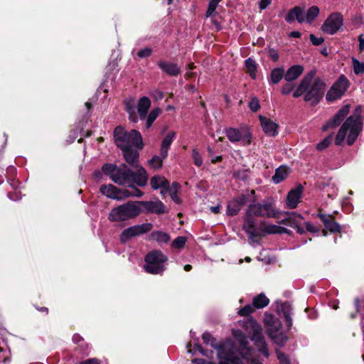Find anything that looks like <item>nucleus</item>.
Returning <instances> with one entry per match:
<instances>
[{"label": "nucleus", "instance_id": "5701e85b", "mask_svg": "<svg viewBox=\"0 0 364 364\" xmlns=\"http://www.w3.org/2000/svg\"><path fill=\"white\" fill-rule=\"evenodd\" d=\"M125 161L133 167L136 168V170L141 167L138 165V157L139 153L134 148H128L122 150Z\"/></svg>", "mask_w": 364, "mask_h": 364}, {"label": "nucleus", "instance_id": "9d476101", "mask_svg": "<svg viewBox=\"0 0 364 364\" xmlns=\"http://www.w3.org/2000/svg\"><path fill=\"white\" fill-rule=\"evenodd\" d=\"M349 80L346 76L341 75L338 80L328 91L326 98L328 102H333L340 99L349 87Z\"/></svg>", "mask_w": 364, "mask_h": 364}, {"label": "nucleus", "instance_id": "f257e3e1", "mask_svg": "<svg viewBox=\"0 0 364 364\" xmlns=\"http://www.w3.org/2000/svg\"><path fill=\"white\" fill-rule=\"evenodd\" d=\"M247 341H241L240 349L235 348L231 343H226L217 350L220 360L219 364H262L254 355L255 351L247 348ZM197 364H214L212 362H205L203 360H194Z\"/></svg>", "mask_w": 364, "mask_h": 364}, {"label": "nucleus", "instance_id": "7c9ffc66", "mask_svg": "<svg viewBox=\"0 0 364 364\" xmlns=\"http://www.w3.org/2000/svg\"><path fill=\"white\" fill-rule=\"evenodd\" d=\"M319 218L323 223L325 228L331 232H338L340 230V225L332 220L330 216L321 214L319 215Z\"/></svg>", "mask_w": 364, "mask_h": 364}, {"label": "nucleus", "instance_id": "4be33fe9", "mask_svg": "<svg viewBox=\"0 0 364 364\" xmlns=\"http://www.w3.org/2000/svg\"><path fill=\"white\" fill-rule=\"evenodd\" d=\"M295 19L299 23H303L306 21L305 13L304 10L299 6H296L291 9L285 18V20L290 23H292Z\"/></svg>", "mask_w": 364, "mask_h": 364}, {"label": "nucleus", "instance_id": "dca6fc26", "mask_svg": "<svg viewBox=\"0 0 364 364\" xmlns=\"http://www.w3.org/2000/svg\"><path fill=\"white\" fill-rule=\"evenodd\" d=\"M350 111V106L348 105L342 107L336 114L326 124L322 127L323 131H326L330 128L335 127L339 125L344 118L348 115Z\"/></svg>", "mask_w": 364, "mask_h": 364}, {"label": "nucleus", "instance_id": "1a4fd4ad", "mask_svg": "<svg viewBox=\"0 0 364 364\" xmlns=\"http://www.w3.org/2000/svg\"><path fill=\"white\" fill-rule=\"evenodd\" d=\"M225 132L228 139L232 143L240 142L242 146H248L252 143V136L247 126L229 127Z\"/></svg>", "mask_w": 364, "mask_h": 364}, {"label": "nucleus", "instance_id": "39448f33", "mask_svg": "<svg viewBox=\"0 0 364 364\" xmlns=\"http://www.w3.org/2000/svg\"><path fill=\"white\" fill-rule=\"evenodd\" d=\"M361 113L362 107L358 106L353 114L347 118L336 135V145L341 144L346 138L348 145H352L355 142L363 129Z\"/></svg>", "mask_w": 364, "mask_h": 364}, {"label": "nucleus", "instance_id": "423d86ee", "mask_svg": "<svg viewBox=\"0 0 364 364\" xmlns=\"http://www.w3.org/2000/svg\"><path fill=\"white\" fill-rule=\"evenodd\" d=\"M113 135L116 145L122 150L129 147L141 149L144 146L141 134L136 129L128 132L123 127H117Z\"/></svg>", "mask_w": 364, "mask_h": 364}, {"label": "nucleus", "instance_id": "864d4df0", "mask_svg": "<svg viewBox=\"0 0 364 364\" xmlns=\"http://www.w3.org/2000/svg\"><path fill=\"white\" fill-rule=\"evenodd\" d=\"M152 53V49L150 48H144L143 49L139 50L137 52V55L141 58H147L150 56Z\"/></svg>", "mask_w": 364, "mask_h": 364}, {"label": "nucleus", "instance_id": "052dcab7", "mask_svg": "<svg viewBox=\"0 0 364 364\" xmlns=\"http://www.w3.org/2000/svg\"><path fill=\"white\" fill-rule=\"evenodd\" d=\"M271 3V0H261L259 2L260 9H265Z\"/></svg>", "mask_w": 364, "mask_h": 364}, {"label": "nucleus", "instance_id": "4468645a", "mask_svg": "<svg viewBox=\"0 0 364 364\" xmlns=\"http://www.w3.org/2000/svg\"><path fill=\"white\" fill-rule=\"evenodd\" d=\"M136 204L139 209H141V213L143 212L156 214L165 213V205L158 199L150 201L136 200Z\"/></svg>", "mask_w": 364, "mask_h": 364}, {"label": "nucleus", "instance_id": "c03bdc74", "mask_svg": "<svg viewBox=\"0 0 364 364\" xmlns=\"http://www.w3.org/2000/svg\"><path fill=\"white\" fill-rule=\"evenodd\" d=\"M165 158L162 157V156L160 154V156H154L150 161L149 164L150 165L154 168H161L162 166V161L163 159Z\"/></svg>", "mask_w": 364, "mask_h": 364}, {"label": "nucleus", "instance_id": "8fccbe9b", "mask_svg": "<svg viewBox=\"0 0 364 364\" xmlns=\"http://www.w3.org/2000/svg\"><path fill=\"white\" fill-rule=\"evenodd\" d=\"M249 107L252 112H257L260 108L259 100L256 97H252L249 102Z\"/></svg>", "mask_w": 364, "mask_h": 364}, {"label": "nucleus", "instance_id": "393cba45", "mask_svg": "<svg viewBox=\"0 0 364 364\" xmlns=\"http://www.w3.org/2000/svg\"><path fill=\"white\" fill-rule=\"evenodd\" d=\"M304 70V68L302 65H294L285 73L284 80L287 82H292L296 80L303 73Z\"/></svg>", "mask_w": 364, "mask_h": 364}, {"label": "nucleus", "instance_id": "774afa93", "mask_svg": "<svg viewBox=\"0 0 364 364\" xmlns=\"http://www.w3.org/2000/svg\"><path fill=\"white\" fill-rule=\"evenodd\" d=\"M288 223H289V217L284 220L279 221V224H282V225H287V226H288Z\"/></svg>", "mask_w": 364, "mask_h": 364}, {"label": "nucleus", "instance_id": "c85d7f7f", "mask_svg": "<svg viewBox=\"0 0 364 364\" xmlns=\"http://www.w3.org/2000/svg\"><path fill=\"white\" fill-rule=\"evenodd\" d=\"M125 110L129 114V119L133 123L138 122V117L136 113V104L133 99L125 101Z\"/></svg>", "mask_w": 364, "mask_h": 364}, {"label": "nucleus", "instance_id": "bf43d9fd", "mask_svg": "<svg viewBox=\"0 0 364 364\" xmlns=\"http://www.w3.org/2000/svg\"><path fill=\"white\" fill-rule=\"evenodd\" d=\"M305 225L306 230L311 232H318V229L313 225L311 223L309 222L304 223Z\"/></svg>", "mask_w": 364, "mask_h": 364}, {"label": "nucleus", "instance_id": "69168bd1", "mask_svg": "<svg viewBox=\"0 0 364 364\" xmlns=\"http://www.w3.org/2000/svg\"><path fill=\"white\" fill-rule=\"evenodd\" d=\"M289 36L292 38H299L301 36V33L299 31H292Z\"/></svg>", "mask_w": 364, "mask_h": 364}, {"label": "nucleus", "instance_id": "f03ea898", "mask_svg": "<svg viewBox=\"0 0 364 364\" xmlns=\"http://www.w3.org/2000/svg\"><path fill=\"white\" fill-rule=\"evenodd\" d=\"M102 170L114 183L120 186L133 187V184H136L142 187L147 183L148 176L143 167H139L134 172L125 164L117 166L115 164H105Z\"/></svg>", "mask_w": 364, "mask_h": 364}, {"label": "nucleus", "instance_id": "20e7f679", "mask_svg": "<svg viewBox=\"0 0 364 364\" xmlns=\"http://www.w3.org/2000/svg\"><path fill=\"white\" fill-rule=\"evenodd\" d=\"M325 90L323 82L315 77V72L311 71L306 75L293 93L294 97L304 95V100L311 105H316L323 97Z\"/></svg>", "mask_w": 364, "mask_h": 364}, {"label": "nucleus", "instance_id": "e2e57ef3", "mask_svg": "<svg viewBox=\"0 0 364 364\" xmlns=\"http://www.w3.org/2000/svg\"><path fill=\"white\" fill-rule=\"evenodd\" d=\"M153 96L156 97V99H162L164 97V94L161 91L155 90L153 92Z\"/></svg>", "mask_w": 364, "mask_h": 364}, {"label": "nucleus", "instance_id": "de8ad7c7", "mask_svg": "<svg viewBox=\"0 0 364 364\" xmlns=\"http://www.w3.org/2000/svg\"><path fill=\"white\" fill-rule=\"evenodd\" d=\"M192 157L196 166H200L203 164L202 156L196 149L192 151Z\"/></svg>", "mask_w": 364, "mask_h": 364}, {"label": "nucleus", "instance_id": "49530a36", "mask_svg": "<svg viewBox=\"0 0 364 364\" xmlns=\"http://www.w3.org/2000/svg\"><path fill=\"white\" fill-rule=\"evenodd\" d=\"M255 311L254 306L250 304L246 305L243 308L240 309L238 311V314L242 316H248Z\"/></svg>", "mask_w": 364, "mask_h": 364}, {"label": "nucleus", "instance_id": "e433bc0d", "mask_svg": "<svg viewBox=\"0 0 364 364\" xmlns=\"http://www.w3.org/2000/svg\"><path fill=\"white\" fill-rule=\"evenodd\" d=\"M269 337L276 344L279 346H283L287 341V337L282 331L275 333H274V331H272Z\"/></svg>", "mask_w": 364, "mask_h": 364}, {"label": "nucleus", "instance_id": "c9c22d12", "mask_svg": "<svg viewBox=\"0 0 364 364\" xmlns=\"http://www.w3.org/2000/svg\"><path fill=\"white\" fill-rule=\"evenodd\" d=\"M161 113V109L159 107L154 108L148 114L146 122V127L149 129L151 127L153 122Z\"/></svg>", "mask_w": 364, "mask_h": 364}, {"label": "nucleus", "instance_id": "9b49d317", "mask_svg": "<svg viewBox=\"0 0 364 364\" xmlns=\"http://www.w3.org/2000/svg\"><path fill=\"white\" fill-rule=\"evenodd\" d=\"M152 224L143 223L135 225L124 229L120 235V240L127 242L130 239L149 232L152 229Z\"/></svg>", "mask_w": 364, "mask_h": 364}, {"label": "nucleus", "instance_id": "680f3d73", "mask_svg": "<svg viewBox=\"0 0 364 364\" xmlns=\"http://www.w3.org/2000/svg\"><path fill=\"white\" fill-rule=\"evenodd\" d=\"M358 41H359V48L362 51L364 50V38L362 34L358 36Z\"/></svg>", "mask_w": 364, "mask_h": 364}, {"label": "nucleus", "instance_id": "a19ab883", "mask_svg": "<svg viewBox=\"0 0 364 364\" xmlns=\"http://www.w3.org/2000/svg\"><path fill=\"white\" fill-rule=\"evenodd\" d=\"M179 188H180V185L178 183L175 182V183H172V186L170 187L169 192H168L172 200L178 204L181 203V200L177 195V192Z\"/></svg>", "mask_w": 364, "mask_h": 364}, {"label": "nucleus", "instance_id": "f8f14e48", "mask_svg": "<svg viewBox=\"0 0 364 364\" xmlns=\"http://www.w3.org/2000/svg\"><path fill=\"white\" fill-rule=\"evenodd\" d=\"M343 25V18L341 14L335 12L331 14L324 21L321 29L324 33L330 35L335 34Z\"/></svg>", "mask_w": 364, "mask_h": 364}, {"label": "nucleus", "instance_id": "aec40b11", "mask_svg": "<svg viewBox=\"0 0 364 364\" xmlns=\"http://www.w3.org/2000/svg\"><path fill=\"white\" fill-rule=\"evenodd\" d=\"M259 232L264 235L271 234H289V230L284 227L271 223H264L260 228Z\"/></svg>", "mask_w": 364, "mask_h": 364}, {"label": "nucleus", "instance_id": "09e8293b", "mask_svg": "<svg viewBox=\"0 0 364 364\" xmlns=\"http://www.w3.org/2000/svg\"><path fill=\"white\" fill-rule=\"evenodd\" d=\"M234 177L240 180H245L248 177V171L247 169H240L234 173Z\"/></svg>", "mask_w": 364, "mask_h": 364}, {"label": "nucleus", "instance_id": "72a5a7b5", "mask_svg": "<svg viewBox=\"0 0 364 364\" xmlns=\"http://www.w3.org/2000/svg\"><path fill=\"white\" fill-rule=\"evenodd\" d=\"M151 238L159 243H167L170 240L169 235L161 231H154L151 234Z\"/></svg>", "mask_w": 364, "mask_h": 364}, {"label": "nucleus", "instance_id": "6e6d98bb", "mask_svg": "<svg viewBox=\"0 0 364 364\" xmlns=\"http://www.w3.org/2000/svg\"><path fill=\"white\" fill-rule=\"evenodd\" d=\"M330 144V139L328 138L324 139L322 141L318 143L316 146L318 150H323L328 146Z\"/></svg>", "mask_w": 364, "mask_h": 364}, {"label": "nucleus", "instance_id": "473e14b6", "mask_svg": "<svg viewBox=\"0 0 364 364\" xmlns=\"http://www.w3.org/2000/svg\"><path fill=\"white\" fill-rule=\"evenodd\" d=\"M269 302V299L264 294H260L253 299V306L257 309H262L267 306Z\"/></svg>", "mask_w": 364, "mask_h": 364}, {"label": "nucleus", "instance_id": "4c0bfd02", "mask_svg": "<svg viewBox=\"0 0 364 364\" xmlns=\"http://www.w3.org/2000/svg\"><path fill=\"white\" fill-rule=\"evenodd\" d=\"M245 66L251 77L252 79H255L257 68V65L255 60L251 58H247L245 60Z\"/></svg>", "mask_w": 364, "mask_h": 364}, {"label": "nucleus", "instance_id": "6e6552de", "mask_svg": "<svg viewBox=\"0 0 364 364\" xmlns=\"http://www.w3.org/2000/svg\"><path fill=\"white\" fill-rule=\"evenodd\" d=\"M167 259V257L161 251H152L145 257L146 264L144 265V269L150 274H161L166 269L165 264Z\"/></svg>", "mask_w": 364, "mask_h": 364}, {"label": "nucleus", "instance_id": "6ab92c4d", "mask_svg": "<svg viewBox=\"0 0 364 364\" xmlns=\"http://www.w3.org/2000/svg\"><path fill=\"white\" fill-rule=\"evenodd\" d=\"M289 215V223L288 226H290L295 229L298 233L302 234L304 232L305 229L302 226L304 218L301 215L298 214L295 212L286 213Z\"/></svg>", "mask_w": 364, "mask_h": 364}, {"label": "nucleus", "instance_id": "a211bd4d", "mask_svg": "<svg viewBox=\"0 0 364 364\" xmlns=\"http://www.w3.org/2000/svg\"><path fill=\"white\" fill-rule=\"evenodd\" d=\"M157 65L164 73L169 76H177L181 73V69L176 63L166 60H159Z\"/></svg>", "mask_w": 364, "mask_h": 364}, {"label": "nucleus", "instance_id": "2eb2a0df", "mask_svg": "<svg viewBox=\"0 0 364 364\" xmlns=\"http://www.w3.org/2000/svg\"><path fill=\"white\" fill-rule=\"evenodd\" d=\"M100 191L110 199L122 200L124 198V190L119 189L112 184L102 185Z\"/></svg>", "mask_w": 364, "mask_h": 364}, {"label": "nucleus", "instance_id": "c756f323", "mask_svg": "<svg viewBox=\"0 0 364 364\" xmlns=\"http://www.w3.org/2000/svg\"><path fill=\"white\" fill-rule=\"evenodd\" d=\"M150 185L153 189L156 190L160 188H168L169 183L164 176L157 175L151 178Z\"/></svg>", "mask_w": 364, "mask_h": 364}, {"label": "nucleus", "instance_id": "0eeeda50", "mask_svg": "<svg viewBox=\"0 0 364 364\" xmlns=\"http://www.w3.org/2000/svg\"><path fill=\"white\" fill-rule=\"evenodd\" d=\"M141 214V209L136 201H128L112 208L108 215L111 222H124L136 218Z\"/></svg>", "mask_w": 364, "mask_h": 364}, {"label": "nucleus", "instance_id": "58836bf2", "mask_svg": "<svg viewBox=\"0 0 364 364\" xmlns=\"http://www.w3.org/2000/svg\"><path fill=\"white\" fill-rule=\"evenodd\" d=\"M222 0H210L209 1V4H208V10L206 11V17L207 18H213L216 16L217 14V11H216V9L218 6V4Z\"/></svg>", "mask_w": 364, "mask_h": 364}, {"label": "nucleus", "instance_id": "f704fd0d", "mask_svg": "<svg viewBox=\"0 0 364 364\" xmlns=\"http://www.w3.org/2000/svg\"><path fill=\"white\" fill-rule=\"evenodd\" d=\"M284 69L282 68H277L272 70L271 73V81L274 84L279 82L284 77Z\"/></svg>", "mask_w": 364, "mask_h": 364}, {"label": "nucleus", "instance_id": "3c124183", "mask_svg": "<svg viewBox=\"0 0 364 364\" xmlns=\"http://www.w3.org/2000/svg\"><path fill=\"white\" fill-rule=\"evenodd\" d=\"M203 340L206 344L214 346L215 344V339L208 332L203 334Z\"/></svg>", "mask_w": 364, "mask_h": 364}, {"label": "nucleus", "instance_id": "cd10ccee", "mask_svg": "<svg viewBox=\"0 0 364 364\" xmlns=\"http://www.w3.org/2000/svg\"><path fill=\"white\" fill-rule=\"evenodd\" d=\"M175 136V132H171L163 139L160 150V154L162 156V157L166 158L167 156L168 151L169 149L171 144L173 142Z\"/></svg>", "mask_w": 364, "mask_h": 364}, {"label": "nucleus", "instance_id": "338daca9", "mask_svg": "<svg viewBox=\"0 0 364 364\" xmlns=\"http://www.w3.org/2000/svg\"><path fill=\"white\" fill-rule=\"evenodd\" d=\"M161 188V194L162 196H164L165 194H166L167 193L169 192V189H170V186H168V188Z\"/></svg>", "mask_w": 364, "mask_h": 364}, {"label": "nucleus", "instance_id": "0e129e2a", "mask_svg": "<svg viewBox=\"0 0 364 364\" xmlns=\"http://www.w3.org/2000/svg\"><path fill=\"white\" fill-rule=\"evenodd\" d=\"M210 210L212 213H213L215 214H218L220 212V206L219 205L213 206L210 208Z\"/></svg>", "mask_w": 364, "mask_h": 364}, {"label": "nucleus", "instance_id": "603ef678", "mask_svg": "<svg viewBox=\"0 0 364 364\" xmlns=\"http://www.w3.org/2000/svg\"><path fill=\"white\" fill-rule=\"evenodd\" d=\"M294 88V85L291 82H287V84H285L281 90V92L283 95H288L289 94Z\"/></svg>", "mask_w": 364, "mask_h": 364}, {"label": "nucleus", "instance_id": "13d9d810", "mask_svg": "<svg viewBox=\"0 0 364 364\" xmlns=\"http://www.w3.org/2000/svg\"><path fill=\"white\" fill-rule=\"evenodd\" d=\"M269 56L274 60L277 61L279 59V53L274 49H269Z\"/></svg>", "mask_w": 364, "mask_h": 364}, {"label": "nucleus", "instance_id": "5fc2aeb1", "mask_svg": "<svg viewBox=\"0 0 364 364\" xmlns=\"http://www.w3.org/2000/svg\"><path fill=\"white\" fill-rule=\"evenodd\" d=\"M277 355L281 364H289L288 358L284 353L277 351Z\"/></svg>", "mask_w": 364, "mask_h": 364}, {"label": "nucleus", "instance_id": "7ed1b4c3", "mask_svg": "<svg viewBox=\"0 0 364 364\" xmlns=\"http://www.w3.org/2000/svg\"><path fill=\"white\" fill-rule=\"evenodd\" d=\"M281 212L276 208L272 198L261 203L251 204L246 210L243 229L250 237H256L259 232L255 228V221L253 217L279 218Z\"/></svg>", "mask_w": 364, "mask_h": 364}, {"label": "nucleus", "instance_id": "4d7b16f0", "mask_svg": "<svg viewBox=\"0 0 364 364\" xmlns=\"http://www.w3.org/2000/svg\"><path fill=\"white\" fill-rule=\"evenodd\" d=\"M310 40L315 46H319L324 41V39L322 37L317 38L314 34L310 35Z\"/></svg>", "mask_w": 364, "mask_h": 364}, {"label": "nucleus", "instance_id": "ea45409f", "mask_svg": "<svg viewBox=\"0 0 364 364\" xmlns=\"http://www.w3.org/2000/svg\"><path fill=\"white\" fill-rule=\"evenodd\" d=\"M320 12L319 8L316 6H313L310 7L306 14V21L308 23H311L314 19L318 16Z\"/></svg>", "mask_w": 364, "mask_h": 364}, {"label": "nucleus", "instance_id": "b1692460", "mask_svg": "<svg viewBox=\"0 0 364 364\" xmlns=\"http://www.w3.org/2000/svg\"><path fill=\"white\" fill-rule=\"evenodd\" d=\"M245 203V196H242L230 201L228 204L227 214L230 215H237Z\"/></svg>", "mask_w": 364, "mask_h": 364}, {"label": "nucleus", "instance_id": "2f4dec72", "mask_svg": "<svg viewBox=\"0 0 364 364\" xmlns=\"http://www.w3.org/2000/svg\"><path fill=\"white\" fill-rule=\"evenodd\" d=\"M289 173V168L285 166H281L276 169L272 181L276 184L279 183L288 176Z\"/></svg>", "mask_w": 364, "mask_h": 364}, {"label": "nucleus", "instance_id": "79ce46f5", "mask_svg": "<svg viewBox=\"0 0 364 364\" xmlns=\"http://www.w3.org/2000/svg\"><path fill=\"white\" fill-rule=\"evenodd\" d=\"M352 63L353 67V71L356 75H360L364 73V63H361L356 58L352 59Z\"/></svg>", "mask_w": 364, "mask_h": 364}, {"label": "nucleus", "instance_id": "412c9836", "mask_svg": "<svg viewBox=\"0 0 364 364\" xmlns=\"http://www.w3.org/2000/svg\"><path fill=\"white\" fill-rule=\"evenodd\" d=\"M261 125L265 134L269 136H274L278 134V125L269 119L260 117Z\"/></svg>", "mask_w": 364, "mask_h": 364}, {"label": "nucleus", "instance_id": "a878e982", "mask_svg": "<svg viewBox=\"0 0 364 364\" xmlns=\"http://www.w3.org/2000/svg\"><path fill=\"white\" fill-rule=\"evenodd\" d=\"M264 322L267 326V331L269 336L271 335L272 331H274V333L282 331V323L279 319L274 318V316L271 315L266 316Z\"/></svg>", "mask_w": 364, "mask_h": 364}, {"label": "nucleus", "instance_id": "ddd939ff", "mask_svg": "<svg viewBox=\"0 0 364 364\" xmlns=\"http://www.w3.org/2000/svg\"><path fill=\"white\" fill-rule=\"evenodd\" d=\"M250 324L253 328V335L252 341L255 342V345L266 358L269 357V351L267 348V344L264 337L262 335V328L260 326L254 321H251Z\"/></svg>", "mask_w": 364, "mask_h": 364}, {"label": "nucleus", "instance_id": "a18cd8bd", "mask_svg": "<svg viewBox=\"0 0 364 364\" xmlns=\"http://www.w3.org/2000/svg\"><path fill=\"white\" fill-rule=\"evenodd\" d=\"M132 188H134V189L132 192H130L127 190H124V198L131 197V196L140 198L143 196V194H144L143 192L141 191H140L139 188H134V186Z\"/></svg>", "mask_w": 364, "mask_h": 364}, {"label": "nucleus", "instance_id": "bb28decb", "mask_svg": "<svg viewBox=\"0 0 364 364\" xmlns=\"http://www.w3.org/2000/svg\"><path fill=\"white\" fill-rule=\"evenodd\" d=\"M151 107V100L147 97H142L139 99L137 104V113L140 118L144 119L146 118L147 112Z\"/></svg>", "mask_w": 364, "mask_h": 364}, {"label": "nucleus", "instance_id": "f3484780", "mask_svg": "<svg viewBox=\"0 0 364 364\" xmlns=\"http://www.w3.org/2000/svg\"><path fill=\"white\" fill-rule=\"evenodd\" d=\"M302 191L303 188L299 185L289 192L286 200V205L288 208L294 209L297 207L301 201Z\"/></svg>", "mask_w": 364, "mask_h": 364}, {"label": "nucleus", "instance_id": "37998d69", "mask_svg": "<svg viewBox=\"0 0 364 364\" xmlns=\"http://www.w3.org/2000/svg\"><path fill=\"white\" fill-rule=\"evenodd\" d=\"M186 241H187V239L184 236L177 237L173 241L172 246H173V247L176 248V249H181L185 246Z\"/></svg>", "mask_w": 364, "mask_h": 364}]
</instances>
